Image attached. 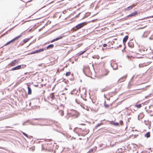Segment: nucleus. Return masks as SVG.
<instances>
[{"mask_svg":"<svg viewBox=\"0 0 153 153\" xmlns=\"http://www.w3.org/2000/svg\"><path fill=\"white\" fill-rule=\"evenodd\" d=\"M36 53V51H35V52H32V53H31V54H34V53Z\"/></svg>","mask_w":153,"mask_h":153,"instance_id":"obj_28","label":"nucleus"},{"mask_svg":"<svg viewBox=\"0 0 153 153\" xmlns=\"http://www.w3.org/2000/svg\"><path fill=\"white\" fill-rule=\"evenodd\" d=\"M44 51V49H41L38 50H37L36 51V52L38 53L39 52H42Z\"/></svg>","mask_w":153,"mask_h":153,"instance_id":"obj_13","label":"nucleus"},{"mask_svg":"<svg viewBox=\"0 0 153 153\" xmlns=\"http://www.w3.org/2000/svg\"><path fill=\"white\" fill-rule=\"evenodd\" d=\"M70 74L71 73L70 72H68L66 73L65 75L66 76H68L70 75Z\"/></svg>","mask_w":153,"mask_h":153,"instance_id":"obj_18","label":"nucleus"},{"mask_svg":"<svg viewBox=\"0 0 153 153\" xmlns=\"http://www.w3.org/2000/svg\"><path fill=\"white\" fill-rule=\"evenodd\" d=\"M60 112H61V114L62 116L64 114L63 111H60Z\"/></svg>","mask_w":153,"mask_h":153,"instance_id":"obj_20","label":"nucleus"},{"mask_svg":"<svg viewBox=\"0 0 153 153\" xmlns=\"http://www.w3.org/2000/svg\"><path fill=\"white\" fill-rule=\"evenodd\" d=\"M108 74V73H106V74H105V75H106Z\"/></svg>","mask_w":153,"mask_h":153,"instance_id":"obj_31","label":"nucleus"},{"mask_svg":"<svg viewBox=\"0 0 153 153\" xmlns=\"http://www.w3.org/2000/svg\"><path fill=\"white\" fill-rule=\"evenodd\" d=\"M102 50H104V48H102Z\"/></svg>","mask_w":153,"mask_h":153,"instance_id":"obj_32","label":"nucleus"},{"mask_svg":"<svg viewBox=\"0 0 153 153\" xmlns=\"http://www.w3.org/2000/svg\"><path fill=\"white\" fill-rule=\"evenodd\" d=\"M86 110H88V111H89V110H88V109H86Z\"/></svg>","mask_w":153,"mask_h":153,"instance_id":"obj_33","label":"nucleus"},{"mask_svg":"<svg viewBox=\"0 0 153 153\" xmlns=\"http://www.w3.org/2000/svg\"><path fill=\"white\" fill-rule=\"evenodd\" d=\"M135 106L138 108H140L141 106V104H139V105H135Z\"/></svg>","mask_w":153,"mask_h":153,"instance_id":"obj_17","label":"nucleus"},{"mask_svg":"<svg viewBox=\"0 0 153 153\" xmlns=\"http://www.w3.org/2000/svg\"><path fill=\"white\" fill-rule=\"evenodd\" d=\"M93 149H91L89 150V151H88V152L91 153V152H92L93 151Z\"/></svg>","mask_w":153,"mask_h":153,"instance_id":"obj_21","label":"nucleus"},{"mask_svg":"<svg viewBox=\"0 0 153 153\" xmlns=\"http://www.w3.org/2000/svg\"><path fill=\"white\" fill-rule=\"evenodd\" d=\"M128 36H126L125 37L123 40V42L124 43H125L126 42L128 39Z\"/></svg>","mask_w":153,"mask_h":153,"instance_id":"obj_7","label":"nucleus"},{"mask_svg":"<svg viewBox=\"0 0 153 153\" xmlns=\"http://www.w3.org/2000/svg\"><path fill=\"white\" fill-rule=\"evenodd\" d=\"M31 29L30 30H29V31H31Z\"/></svg>","mask_w":153,"mask_h":153,"instance_id":"obj_34","label":"nucleus"},{"mask_svg":"<svg viewBox=\"0 0 153 153\" xmlns=\"http://www.w3.org/2000/svg\"><path fill=\"white\" fill-rule=\"evenodd\" d=\"M107 46V45L106 44H104L103 45V46L104 47H106Z\"/></svg>","mask_w":153,"mask_h":153,"instance_id":"obj_23","label":"nucleus"},{"mask_svg":"<svg viewBox=\"0 0 153 153\" xmlns=\"http://www.w3.org/2000/svg\"><path fill=\"white\" fill-rule=\"evenodd\" d=\"M76 117H77L79 115V114L78 113H76Z\"/></svg>","mask_w":153,"mask_h":153,"instance_id":"obj_27","label":"nucleus"},{"mask_svg":"<svg viewBox=\"0 0 153 153\" xmlns=\"http://www.w3.org/2000/svg\"><path fill=\"white\" fill-rule=\"evenodd\" d=\"M152 18H153V16H152Z\"/></svg>","mask_w":153,"mask_h":153,"instance_id":"obj_35","label":"nucleus"},{"mask_svg":"<svg viewBox=\"0 0 153 153\" xmlns=\"http://www.w3.org/2000/svg\"><path fill=\"white\" fill-rule=\"evenodd\" d=\"M84 25V23H82L77 25L76 26V27L77 29H79L82 27Z\"/></svg>","mask_w":153,"mask_h":153,"instance_id":"obj_3","label":"nucleus"},{"mask_svg":"<svg viewBox=\"0 0 153 153\" xmlns=\"http://www.w3.org/2000/svg\"><path fill=\"white\" fill-rule=\"evenodd\" d=\"M16 70L20 69L21 68V65H19L16 67Z\"/></svg>","mask_w":153,"mask_h":153,"instance_id":"obj_15","label":"nucleus"},{"mask_svg":"<svg viewBox=\"0 0 153 153\" xmlns=\"http://www.w3.org/2000/svg\"><path fill=\"white\" fill-rule=\"evenodd\" d=\"M111 65L112 66V67L114 69H116L117 68V65L116 63H115L114 64L113 66H112V63L111 64Z\"/></svg>","mask_w":153,"mask_h":153,"instance_id":"obj_8","label":"nucleus"},{"mask_svg":"<svg viewBox=\"0 0 153 153\" xmlns=\"http://www.w3.org/2000/svg\"><path fill=\"white\" fill-rule=\"evenodd\" d=\"M149 39H153V38H152L151 37L149 38Z\"/></svg>","mask_w":153,"mask_h":153,"instance_id":"obj_30","label":"nucleus"},{"mask_svg":"<svg viewBox=\"0 0 153 153\" xmlns=\"http://www.w3.org/2000/svg\"><path fill=\"white\" fill-rule=\"evenodd\" d=\"M137 13V12L136 11H135L133 13H131V14L129 15L128 16V17H131L134 16Z\"/></svg>","mask_w":153,"mask_h":153,"instance_id":"obj_4","label":"nucleus"},{"mask_svg":"<svg viewBox=\"0 0 153 153\" xmlns=\"http://www.w3.org/2000/svg\"><path fill=\"white\" fill-rule=\"evenodd\" d=\"M54 97V96L53 95H52L51 96V97L52 99H53Z\"/></svg>","mask_w":153,"mask_h":153,"instance_id":"obj_29","label":"nucleus"},{"mask_svg":"<svg viewBox=\"0 0 153 153\" xmlns=\"http://www.w3.org/2000/svg\"><path fill=\"white\" fill-rule=\"evenodd\" d=\"M86 51V50H85L84 51H81L79 53V55H82V54L83 53H84Z\"/></svg>","mask_w":153,"mask_h":153,"instance_id":"obj_16","label":"nucleus"},{"mask_svg":"<svg viewBox=\"0 0 153 153\" xmlns=\"http://www.w3.org/2000/svg\"><path fill=\"white\" fill-rule=\"evenodd\" d=\"M12 70H16V67H14V68H12Z\"/></svg>","mask_w":153,"mask_h":153,"instance_id":"obj_25","label":"nucleus"},{"mask_svg":"<svg viewBox=\"0 0 153 153\" xmlns=\"http://www.w3.org/2000/svg\"><path fill=\"white\" fill-rule=\"evenodd\" d=\"M93 58H97V59H98L99 58V56H94L93 57Z\"/></svg>","mask_w":153,"mask_h":153,"instance_id":"obj_19","label":"nucleus"},{"mask_svg":"<svg viewBox=\"0 0 153 153\" xmlns=\"http://www.w3.org/2000/svg\"><path fill=\"white\" fill-rule=\"evenodd\" d=\"M101 125V124H98V125H97L96 126V127H98V126H100V125Z\"/></svg>","mask_w":153,"mask_h":153,"instance_id":"obj_26","label":"nucleus"},{"mask_svg":"<svg viewBox=\"0 0 153 153\" xmlns=\"http://www.w3.org/2000/svg\"><path fill=\"white\" fill-rule=\"evenodd\" d=\"M21 36H22V35H21L20 36H18L15 38H14L12 40H11V41H10L9 42H8L5 45V46H6V45H8L9 44H10V43H11L12 42H13L14 41H15L16 40L18 39Z\"/></svg>","mask_w":153,"mask_h":153,"instance_id":"obj_1","label":"nucleus"},{"mask_svg":"<svg viewBox=\"0 0 153 153\" xmlns=\"http://www.w3.org/2000/svg\"><path fill=\"white\" fill-rule=\"evenodd\" d=\"M19 61L18 60H15L11 62V66H14L19 62Z\"/></svg>","mask_w":153,"mask_h":153,"instance_id":"obj_2","label":"nucleus"},{"mask_svg":"<svg viewBox=\"0 0 153 153\" xmlns=\"http://www.w3.org/2000/svg\"><path fill=\"white\" fill-rule=\"evenodd\" d=\"M29 40H30V39L29 38H27L26 39H25L23 40V42L24 43H26Z\"/></svg>","mask_w":153,"mask_h":153,"instance_id":"obj_14","label":"nucleus"},{"mask_svg":"<svg viewBox=\"0 0 153 153\" xmlns=\"http://www.w3.org/2000/svg\"><path fill=\"white\" fill-rule=\"evenodd\" d=\"M133 7V6L132 5L128 7H127L126 8L124 9V10L125 11L128 10H130Z\"/></svg>","mask_w":153,"mask_h":153,"instance_id":"obj_6","label":"nucleus"},{"mask_svg":"<svg viewBox=\"0 0 153 153\" xmlns=\"http://www.w3.org/2000/svg\"><path fill=\"white\" fill-rule=\"evenodd\" d=\"M145 136L147 138L150 137V134L149 132H148L145 134Z\"/></svg>","mask_w":153,"mask_h":153,"instance_id":"obj_10","label":"nucleus"},{"mask_svg":"<svg viewBox=\"0 0 153 153\" xmlns=\"http://www.w3.org/2000/svg\"><path fill=\"white\" fill-rule=\"evenodd\" d=\"M62 37H58V38H56V39H55L53 40L52 41H51V42H54L56 41H57L59 39H61V38H62Z\"/></svg>","mask_w":153,"mask_h":153,"instance_id":"obj_12","label":"nucleus"},{"mask_svg":"<svg viewBox=\"0 0 153 153\" xmlns=\"http://www.w3.org/2000/svg\"><path fill=\"white\" fill-rule=\"evenodd\" d=\"M110 123L111 124L115 126H119V125L118 123H116L114 121H111L110 122Z\"/></svg>","mask_w":153,"mask_h":153,"instance_id":"obj_5","label":"nucleus"},{"mask_svg":"<svg viewBox=\"0 0 153 153\" xmlns=\"http://www.w3.org/2000/svg\"><path fill=\"white\" fill-rule=\"evenodd\" d=\"M53 46L54 45L53 44L50 45L47 47V48L48 49L50 48H53Z\"/></svg>","mask_w":153,"mask_h":153,"instance_id":"obj_11","label":"nucleus"},{"mask_svg":"<svg viewBox=\"0 0 153 153\" xmlns=\"http://www.w3.org/2000/svg\"><path fill=\"white\" fill-rule=\"evenodd\" d=\"M23 134L27 137H28V135L25 133L23 132Z\"/></svg>","mask_w":153,"mask_h":153,"instance_id":"obj_22","label":"nucleus"},{"mask_svg":"<svg viewBox=\"0 0 153 153\" xmlns=\"http://www.w3.org/2000/svg\"><path fill=\"white\" fill-rule=\"evenodd\" d=\"M120 125H122L123 124V122L122 121H121L120 122Z\"/></svg>","mask_w":153,"mask_h":153,"instance_id":"obj_24","label":"nucleus"},{"mask_svg":"<svg viewBox=\"0 0 153 153\" xmlns=\"http://www.w3.org/2000/svg\"><path fill=\"white\" fill-rule=\"evenodd\" d=\"M27 88L28 89V94H31V88L29 87L28 85H27Z\"/></svg>","mask_w":153,"mask_h":153,"instance_id":"obj_9","label":"nucleus"}]
</instances>
